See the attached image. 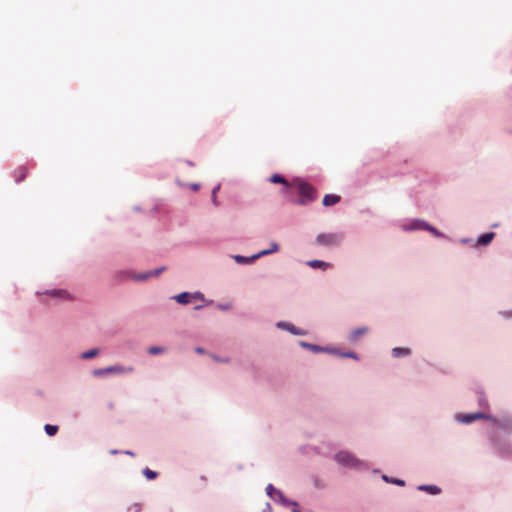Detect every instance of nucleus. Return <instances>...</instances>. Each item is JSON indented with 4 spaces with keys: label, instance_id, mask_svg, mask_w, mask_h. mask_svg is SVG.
Instances as JSON below:
<instances>
[{
    "label": "nucleus",
    "instance_id": "obj_19",
    "mask_svg": "<svg viewBox=\"0 0 512 512\" xmlns=\"http://www.w3.org/2000/svg\"><path fill=\"white\" fill-rule=\"evenodd\" d=\"M280 249L279 244L276 242H271L270 247L265 250H261L260 252L256 253L258 256V259L267 255H270L272 253L277 252Z\"/></svg>",
    "mask_w": 512,
    "mask_h": 512
},
{
    "label": "nucleus",
    "instance_id": "obj_14",
    "mask_svg": "<svg viewBox=\"0 0 512 512\" xmlns=\"http://www.w3.org/2000/svg\"><path fill=\"white\" fill-rule=\"evenodd\" d=\"M44 294L52 296V297H56V298H59V299H70L69 293L66 290H63V289L46 290L44 292Z\"/></svg>",
    "mask_w": 512,
    "mask_h": 512
},
{
    "label": "nucleus",
    "instance_id": "obj_25",
    "mask_svg": "<svg viewBox=\"0 0 512 512\" xmlns=\"http://www.w3.org/2000/svg\"><path fill=\"white\" fill-rule=\"evenodd\" d=\"M151 278L150 271L135 273L133 274V280L137 282H143Z\"/></svg>",
    "mask_w": 512,
    "mask_h": 512
},
{
    "label": "nucleus",
    "instance_id": "obj_22",
    "mask_svg": "<svg viewBox=\"0 0 512 512\" xmlns=\"http://www.w3.org/2000/svg\"><path fill=\"white\" fill-rule=\"evenodd\" d=\"M269 181L271 183H274V184H283L285 186V190H287L288 188V182L287 180L284 178V176H282L281 174H278V173H275L273 174L270 178H269Z\"/></svg>",
    "mask_w": 512,
    "mask_h": 512
},
{
    "label": "nucleus",
    "instance_id": "obj_38",
    "mask_svg": "<svg viewBox=\"0 0 512 512\" xmlns=\"http://www.w3.org/2000/svg\"><path fill=\"white\" fill-rule=\"evenodd\" d=\"M476 240H474L473 238H460L459 239V243L463 244V245H469L473 248V244L475 243Z\"/></svg>",
    "mask_w": 512,
    "mask_h": 512
},
{
    "label": "nucleus",
    "instance_id": "obj_18",
    "mask_svg": "<svg viewBox=\"0 0 512 512\" xmlns=\"http://www.w3.org/2000/svg\"><path fill=\"white\" fill-rule=\"evenodd\" d=\"M299 345L302 348L307 349L313 353H322L324 350V346H320L317 344H312V343H308V342H304V341L299 342Z\"/></svg>",
    "mask_w": 512,
    "mask_h": 512
},
{
    "label": "nucleus",
    "instance_id": "obj_28",
    "mask_svg": "<svg viewBox=\"0 0 512 512\" xmlns=\"http://www.w3.org/2000/svg\"><path fill=\"white\" fill-rule=\"evenodd\" d=\"M133 274H135L134 272L130 271V270H121V271H118L117 272V275L116 277L119 279V280H124L126 278H131L133 279Z\"/></svg>",
    "mask_w": 512,
    "mask_h": 512
},
{
    "label": "nucleus",
    "instance_id": "obj_17",
    "mask_svg": "<svg viewBox=\"0 0 512 512\" xmlns=\"http://www.w3.org/2000/svg\"><path fill=\"white\" fill-rule=\"evenodd\" d=\"M391 354L394 358L408 357L411 354V350L406 347H394L391 350Z\"/></svg>",
    "mask_w": 512,
    "mask_h": 512
},
{
    "label": "nucleus",
    "instance_id": "obj_36",
    "mask_svg": "<svg viewBox=\"0 0 512 512\" xmlns=\"http://www.w3.org/2000/svg\"><path fill=\"white\" fill-rule=\"evenodd\" d=\"M163 351H164V349L159 346H152L148 349V353L151 355H157V354L162 353Z\"/></svg>",
    "mask_w": 512,
    "mask_h": 512
},
{
    "label": "nucleus",
    "instance_id": "obj_8",
    "mask_svg": "<svg viewBox=\"0 0 512 512\" xmlns=\"http://www.w3.org/2000/svg\"><path fill=\"white\" fill-rule=\"evenodd\" d=\"M276 328L279 330L287 331L295 336H305L307 335V331L301 328L296 327L291 322L287 321H278L275 324Z\"/></svg>",
    "mask_w": 512,
    "mask_h": 512
},
{
    "label": "nucleus",
    "instance_id": "obj_40",
    "mask_svg": "<svg viewBox=\"0 0 512 512\" xmlns=\"http://www.w3.org/2000/svg\"><path fill=\"white\" fill-rule=\"evenodd\" d=\"M213 359L217 362H222V363H227L229 361L228 358H222V357H218V356H214Z\"/></svg>",
    "mask_w": 512,
    "mask_h": 512
},
{
    "label": "nucleus",
    "instance_id": "obj_33",
    "mask_svg": "<svg viewBox=\"0 0 512 512\" xmlns=\"http://www.w3.org/2000/svg\"><path fill=\"white\" fill-rule=\"evenodd\" d=\"M322 353H328V354L337 355V356L341 357L342 351L335 347L324 346V350Z\"/></svg>",
    "mask_w": 512,
    "mask_h": 512
},
{
    "label": "nucleus",
    "instance_id": "obj_10",
    "mask_svg": "<svg viewBox=\"0 0 512 512\" xmlns=\"http://www.w3.org/2000/svg\"><path fill=\"white\" fill-rule=\"evenodd\" d=\"M495 235L496 234L494 232H487V233L480 235L476 239L475 243L473 244V248H477V247H481V246H483V247L488 246L494 239Z\"/></svg>",
    "mask_w": 512,
    "mask_h": 512
},
{
    "label": "nucleus",
    "instance_id": "obj_27",
    "mask_svg": "<svg viewBox=\"0 0 512 512\" xmlns=\"http://www.w3.org/2000/svg\"><path fill=\"white\" fill-rule=\"evenodd\" d=\"M277 491H279L278 489H276L272 484H268L266 486V494L268 497H270L273 501H277Z\"/></svg>",
    "mask_w": 512,
    "mask_h": 512
},
{
    "label": "nucleus",
    "instance_id": "obj_31",
    "mask_svg": "<svg viewBox=\"0 0 512 512\" xmlns=\"http://www.w3.org/2000/svg\"><path fill=\"white\" fill-rule=\"evenodd\" d=\"M142 474L148 479V480H154L157 477V472L149 469L148 467H145L142 470Z\"/></svg>",
    "mask_w": 512,
    "mask_h": 512
},
{
    "label": "nucleus",
    "instance_id": "obj_42",
    "mask_svg": "<svg viewBox=\"0 0 512 512\" xmlns=\"http://www.w3.org/2000/svg\"><path fill=\"white\" fill-rule=\"evenodd\" d=\"M264 512H272V507H271V505L269 503L266 504Z\"/></svg>",
    "mask_w": 512,
    "mask_h": 512
},
{
    "label": "nucleus",
    "instance_id": "obj_23",
    "mask_svg": "<svg viewBox=\"0 0 512 512\" xmlns=\"http://www.w3.org/2000/svg\"><path fill=\"white\" fill-rule=\"evenodd\" d=\"M26 174H27V169L23 166L19 167L15 173H14V176H15V182L16 183H19L21 182L22 180H24V178L26 177Z\"/></svg>",
    "mask_w": 512,
    "mask_h": 512
},
{
    "label": "nucleus",
    "instance_id": "obj_9",
    "mask_svg": "<svg viewBox=\"0 0 512 512\" xmlns=\"http://www.w3.org/2000/svg\"><path fill=\"white\" fill-rule=\"evenodd\" d=\"M369 332V328L367 326H359L354 329H352L348 335H347V341L352 344L356 345L360 341V339L364 336H366Z\"/></svg>",
    "mask_w": 512,
    "mask_h": 512
},
{
    "label": "nucleus",
    "instance_id": "obj_20",
    "mask_svg": "<svg viewBox=\"0 0 512 512\" xmlns=\"http://www.w3.org/2000/svg\"><path fill=\"white\" fill-rule=\"evenodd\" d=\"M340 201V196L335 194H326L323 198V205L324 206H332L337 204Z\"/></svg>",
    "mask_w": 512,
    "mask_h": 512
},
{
    "label": "nucleus",
    "instance_id": "obj_13",
    "mask_svg": "<svg viewBox=\"0 0 512 512\" xmlns=\"http://www.w3.org/2000/svg\"><path fill=\"white\" fill-rule=\"evenodd\" d=\"M191 293L184 291L177 295L171 297V299L175 300L177 303L182 305H187L192 301Z\"/></svg>",
    "mask_w": 512,
    "mask_h": 512
},
{
    "label": "nucleus",
    "instance_id": "obj_35",
    "mask_svg": "<svg viewBox=\"0 0 512 512\" xmlns=\"http://www.w3.org/2000/svg\"><path fill=\"white\" fill-rule=\"evenodd\" d=\"M341 357H343V358H350V359H353V360H359L358 354L356 352H354V351H346V352L342 351Z\"/></svg>",
    "mask_w": 512,
    "mask_h": 512
},
{
    "label": "nucleus",
    "instance_id": "obj_30",
    "mask_svg": "<svg viewBox=\"0 0 512 512\" xmlns=\"http://www.w3.org/2000/svg\"><path fill=\"white\" fill-rule=\"evenodd\" d=\"M58 429L57 425L46 424L44 426V430L48 436H54L58 432Z\"/></svg>",
    "mask_w": 512,
    "mask_h": 512
},
{
    "label": "nucleus",
    "instance_id": "obj_47",
    "mask_svg": "<svg viewBox=\"0 0 512 512\" xmlns=\"http://www.w3.org/2000/svg\"><path fill=\"white\" fill-rule=\"evenodd\" d=\"M110 453H111V454H113V455H115V454H118V453H119V451H118V450H116V449H113V450H111V451H110Z\"/></svg>",
    "mask_w": 512,
    "mask_h": 512
},
{
    "label": "nucleus",
    "instance_id": "obj_7",
    "mask_svg": "<svg viewBox=\"0 0 512 512\" xmlns=\"http://www.w3.org/2000/svg\"><path fill=\"white\" fill-rule=\"evenodd\" d=\"M426 223L427 221L423 219H409L402 224L401 228L406 232L425 231Z\"/></svg>",
    "mask_w": 512,
    "mask_h": 512
},
{
    "label": "nucleus",
    "instance_id": "obj_32",
    "mask_svg": "<svg viewBox=\"0 0 512 512\" xmlns=\"http://www.w3.org/2000/svg\"><path fill=\"white\" fill-rule=\"evenodd\" d=\"M220 187L221 185L220 184H217L213 189H212V192H211V201L212 203L217 207L219 206V201L217 199V192L220 190Z\"/></svg>",
    "mask_w": 512,
    "mask_h": 512
},
{
    "label": "nucleus",
    "instance_id": "obj_2",
    "mask_svg": "<svg viewBox=\"0 0 512 512\" xmlns=\"http://www.w3.org/2000/svg\"><path fill=\"white\" fill-rule=\"evenodd\" d=\"M334 460L339 465L356 471H367L370 468L367 461L359 459L356 457V455L348 450H340L335 453Z\"/></svg>",
    "mask_w": 512,
    "mask_h": 512
},
{
    "label": "nucleus",
    "instance_id": "obj_43",
    "mask_svg": "<svg viewBox=\"0 0 512 512\" xmlns=\"http://www.w3.org/2000/svg\"><path fill=\"white\" fill-rule=\"evenodd\" d=\"M196 352L199 353V354H203L204 353V349L201 348V347H197L196 348Z\"/></svg>",
    "mask_w": 512,
    "mask_h": 512
},
{
    "label": "nucleus",
    "instance_id": "obj_12",
    "mask_svg": "<svg viewBox=\"0 0 512 512\" xmlns=\"http://www.w3.org/2000/svg\"><path fill=\"white\" fill-rule=\"evenodd\" d=\"M417 490L421 492H426L430 495H439L442 492V489L435 484H421L417 486Z\"/></svg>",
    "mask_w": 512,
    "mask_h": 512
},
{
    "label": "nucleus",
    "instance_id": "obj_6",
    "mask_svg": "<svg viewBox=\"0 0 512 512\" xmlns=\"http://www.w3.org/2000/svg\"><path fill=\"white\" fill-rule=\"evenodd\" d=\"M489 413L485 412H472V413H456L453 416L455 422L463 425H469L477 420H486L488 421Z\"/></svg>",
    "mask_w": 512,
    "mask_h": 512
},
{
    "label": "nucleus",
    "instance_id": "obj_4",
    "mask_svg": "<svg viewBox=\"0 0 512 512\" xmlns=\"http://www.w3.org/2000/svg\"><path fill=\"white\" fill-rule=\"evenodd\" d=\"M344 240L343 233H320L316 236V243L319 246L324 247H335L339 246Z\"/></svg>",
    "mask_w": 512,
    "mask_h": 512
},
{
    "label": "nucleus",
    "instance_id": "obj_50",
    "mask_svg": "<svg viewBox=\"0 0 512 512\" xmlns=\"http://www.w3.org/2000/svg\"><path fill=\"white\" fill-rule=\"evenodd\" d=\"M379 469H373V473H378Z\"/></svg>",
    "mask_w": 512,
    "mask_h": 512
},
{
    "label": "nucleus",
    "instance_id": "obj_11",
    "mask_svg": "<svg viewBox=\"0 0 512 512\" xmlns=\"http://www.w3.org/2000/svg\"><path fill=\"white\" fill-rule=\"evenodd\" d=\"M232 258L234 259V261L237 264H240V265H250V264L254 263L256 260H258L257 254H253L251 256H243V255L236 254V255H232Z\"/></svg>",
    "mask_w": 512,
    "mask_h": 512
},
{
    "label": "nucleus",
    "instance_id": "obj_41",
    "mask_svg": "<svg viewBox=\"0 0 512 512\" xmlns=\"http://www.w3.org/2000/svg\"><path fill=\"white\" fill-rule=\"evenodd\" d=\"M190 188H191L192 190H194V191H197V190H199V188H200V184H198V183H192V184L190 185Z\"/></svg>",
    "mask_w": 512,
    "mask_h": 512
},
{
    "label": "nucleus",
    "instance_id": "obj_34",
    "mask_svg": "<svg viewBox=\"0 0 512 512\" xmlns=\"http://www.w3.org/2000/svg\"><path fill=\"white\" fill-rule=\"evenodd\" d=\"M498 315L505 320H510L512 319V309L500 310L498 311Z\"/></svg>",
    "mask_w": 512,
    "mask_h": 512
},
{
    "label": "nucleus",
    "instance_id": "obj_44",
    "mask_svg": "<svg viewBox=\"0 0 512 512\" xmlns=\"http://www.w3.org/2000/svg\"><path fill=\"white\" fill-rule=\"evenodd\" d=\"M123 453L126 454V455H129V456H134V453L132 451H130V450H126Z\"/></svg>",
    "mask_w": 512,
    "mask_h": 512
},
{
    "label": "nucleus",
    "instance_id": "obj_45",
    "mask_svg": "<svg viewBox=\"0 0 512 512\" xmlns=\"http://www.w3.org/2000/svg\"><path fill=\"white\" fill-rule=\"evenodd\" d=\"M134 508H136V511H134V512H139V511H140L141 506H140L139 504H135V505H134Z\"/></svg>",
    "mask_w": 512,
    "mask_h": 512
},
{
    "label": "nucleus",
    "instance_id": "obj_3",
    "mask_svg": "<svg viewBox=\"0 0 512 512\" xmlns=\"http://www.w3.org/2000/svg\"><path fill=\"white\" fill-rule=\"evenodd\" d=\"M295 185L298 188L299 199L297 200V204L305 206L313 201H315L318 197V193L310 184L302 180H295Z\"/></svg>",
    "mask_w": 512,
    "mask_h": 512
},
{
    "label": "nucleus",
    "instance_id": "obj_24",
    "mask_svg": "<svg viewBox=\"0 0 512 512\" xmlns=\"http://www.w3.org/2000/svg\"><path fill=\"white\" fill-rule=\"evenodd\" d=\"M191 297H192V300H199V301H202V302H205L206 305H210L213 303V300H207L204 296V294L200 291H195L193 293H191Z\"/></svg>",
    "mask_w": 512,
    "mask_h": 512
},
{
    "label": "nucleus",
    "instance_id": "obj_16",
    "mask_svg": "<svg viewBox=\"0 0 512 512\" xmlns=\"http://www.w3.org/2000/svg\"><path fill=\"white\" fill-rule=\"evenodd\" d=\"M276 498H277L276 502H279L281 505H283L285 507H289V506L297 507L298 506L296 501L290 500L287 497H285V495L282 493V491H277Z\"/></svg>",
    "mask_w": 512,
    "mask_h": 512
},
{
    "label": "nucleus",
    "instance_id": "obj_21",
    "mask_svg": "<svg viewBox=\"0 0 512 512\" xmlns=\"http://www.w3.org/2000/svg\"><path fill=\"white\" fill-rule=\"evenodd\" d=\"M381 479L386 482V483H389V484H393V485H397V486H405V481L402 480V479H399V478H394V477H390L386 474H383L381 476Z\"/></svg>",
    "mask_w": 512,
    "mask_h": 512
},
{
    "label": "nucleus",
    "instance_id": "obj_39",
    "mask_svg": "<svg viewBox=\"0 0 512 512\" xmlns=\"http://www.w3.org/2000/svg\"><path fill=\"white\" fill-rule=\"evenodd\" d=\"M217 308L222 311H227L232 308V304L231 303H218Z\"/></svg>",
    "mask_w": 512,
    "mask_h": 512
},
{
    "label": "nucleus",
    "instance_id": "obj_46",
    "mask_svg": "<svg viewBox=\"0 0 512 512\" xmlns=\"http://www.w3.org/2000/svg\"><path fill=\"white\" fill-rule=\"evenodd\" d=\"M203 308V305H197L194 307L195 310H201Z\"/></svg>",
    "mask_w": 512,
    "mask_h": 512
},
{
    "label": "nucleus",
    "instance_id": "obj_15",
    "mask_svg": "<svg viewBox=\"0 0 512 512\" xmlns=\"http://www.w3.org/2000/svg\"><path fill=\"white\" fill-rule=\"evenodd\" d=\"M306 264L313 269H321L323 271L327 270L331 266V264L328 262H325L323 260H316V259L309 260L306 262Z\"/></svg>",
    "mask_w": 512,
    "mask_h": 512
},
{
    "label": "nucleus",
    "instance_id": "obj_26",
    "mask_svg": "<svg viewBox=\"0 0 512 512\" xmlns=\"http://www.w3.org/2000/svg\"><path fill=\"white\" fill-rule=\"evenodd\" d=\"M425 231L430 232L432 235H434L435 237H438V238H444L445 237V235L442 232H440L434 226L430 225L428 222L426 223Z\"/></svg>",
    "mask_w": 512,
    "mask_h": 512
},
{
    "label": "nucleus",
    "instance_id": "obj_1",
    "mask_svg": "<svg viewBox=\"0 0 512 512\" xmlns=\"http://www.w3.org/2000/svg\"><path fill=\"white\" fill-rule=\"evenodd\" d=\"M490 427L486 430L491 454L503 460H512V413L488 415Z\"/></svg>",
    "mask_w": 512,
    "mask_h": 512
},
{
    "label": "nucleus",
    "instance_id": "obj_5",
    "mask_svg": "<svg viewBox=\"0 0 512 512\" xmlns=\"http://www.w3.org/2000/svg\"><path fill=\"white\" fill-rule=\"evenodd\" d=\"M134 371L133 366H123V365H112L105 368H97L92 371V374L95 377H102L107 374H117V375H123V374H130Z\"/></svg>",
    "mask_w": 512,
    "mask_h": 512
},
{
    "label": "nucleus",
    "instance_id": "obj_48",
    "mask_svg": "<svg viewBox=\"0 0 512 512\" xmlns=\"http://www.w3.org/2000/svg\"><path fill=\"white\" fill-rule=\"evenodd\" d=\"M187 164H188V165H190V166H193V165H194V164H193V162H191V161H189V160H187Z\"/></svg>",
    "mask_w": 512,
    "mask_h": 512
},
{
    "label": "nucleus",
    "instance_id": "obj_49",
    "mask_svg": "<svg viewBox=\"0 0 512 512\" xmlns=\"http://www.w3.org/2000/svg\"><path fill=\"white\" fill-rule=\"evenodd\" d=\"M292 512H300V511L297 509V507H294Z\"/></svg>",
    "mask_w": 512,
    "mask_h": 512
},
{
    "label": "nucleus",
    "instance_id": "obj_37",
    "mask_svg": "<svg viewBox=\"0 0 512 512\" xmlns=\"http://www.w3.org/2000/svg\"><path fill=\"white\" fill-rule=\"evenodd\" d=\"M165 270H166V267H165V266H161V267H158V268H156V269L150 270L151 277H157V276H159L162 272H164Z\"/></svg>",
    "mask_w": 512,
    "mask_h": 512
},
{
    "label": "nucleus",
    "instance_id": "obj_29",
    "mask_svg": "<svg viewBox=\"0 0 512 512\" xmlns=\"http://www.w3.org/2000/svg\"><path fill=\"white\" fill-rule=\"evenodd\" d=\"M99 354V350L97 348L90 349L81 354L82 359H91Z\"/></svg>",
    "mask_w": 512,
    "mask_h": 512
}]
</instances>
